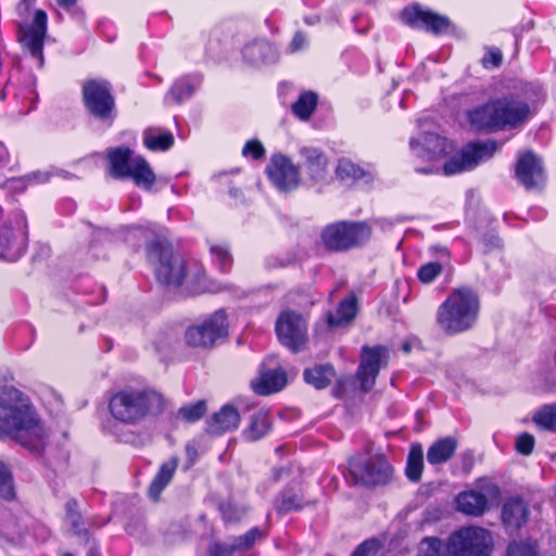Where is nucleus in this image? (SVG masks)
<instances>
[{
  "mask_svg": "<svg viewBox=\"0 0 556 556\" xmlns=\"http://www.w3.org/2000/svg\"><path fill=\"white\" fill-rule=\"evenodd\" d=\"M12 437L21 444L35 447L45 430L28 399L15 388L0 390V438Z\"/></svg>",
  "mask_w": 556,
  "mask_h": 556,
  "instance_id": "nucleus-1",
  "label": "nucleus"
},
{
  "mask_svg": "<svg viewBox=\"0 0 556 556\" xmlns=\"http://www.w3.org/2000/svg\"><path fill=\"white\" fill-rule=\"evenodd\" d=\"M162 410V395L150 389L124 388L109 401L113 419L126 426H137Z\"/></svg>",
  "mask_w": 556,
  "mask_h": 556,
  "instance_id": "nucleus-2",
  "label": "nucleus"
},
{
  "mask_svg": "<svg viewBox=\"0 0 556 556\" xmlns=\"http://www.w3.org/2000/svg\"><path fill=\"white\" fill-rule=\"evenodd\" d=\"M480 308L477 293L466 287L454 290L439 307L437 323L448 334L470 329Z\"/></svg>",
  "mask_w": 556,
  "mask_h": 556,
  "instance_id": "nucleus-3",
  "label": "nucleus"
},
{
  "mask_svg": "<svg viewBox=\"0 0 556 556\" xmlns=\"http://www.w3.org/2000/svg\"><path fill=\"white\" fill-rule=\"evenodd\" d=\"M493 546V536L489 530L469 526L451 533L445 552L447 556H490Z\"/></svg>",
  "mask_w": 556,
  "mask_h": 556,
  "instance_id": "nucleus-4",
  "label": "nucleus"
},
{
  "mask_svg": "<svg viewBox=\"0 0 556 556\" xmlns=\"http://www.w3.org/2000/svg\"><path fill=\"white\" fill-rule=\"evenodd\" d=\"M131 155L132 151L128 148L109 150L110 174L114 178H131L137 186L150 189L155 181V175L143 157L131 159Z\"/></svg>",
  "mask_w": 556,
  "mask_h": 556,
  "instance_id": "nucleus-5",
  "label": "nucleus"
},
{
  "mask_svg": "<svg viewBox=\"0 0 556 556\" xmlns=\"http://www.w3.org/2000/svg\"><path fill=\"white\" fill-rule=\"evenodd\" d=\"M349 472L355 484L375 486L390 480L392 468L382 456L357 455L350 459Z\"/></svg>",
  "mask_w": 556,
  "mask_h": 556,
  "instance_id": "nucleus-6",
  "label": "nucleus"
},
{
  "mask_svg": "<svg viewBox=\"0 0 556 556\" xmlns=\"http://www.w3.org/2000/svg\"><path fill=\"white\" fill-rule=\"evenodd\" d=\"M370 237V229L363 223H334L328 225L323 233L324 244L333 251H344L366 242Z\"/></svg>",
  "mask_w": 556,
  "mask_h": 556,
  "instance_id": "nucleus-7",
  "label": "nucleus"
},
{
  "mask_svg": "<svg viewBox=\"0 0 556 556\" xmlns=\"http://www.w3.org/2000/svg\"><path fill=\"white\" fill-rule=\"evenodd\" d=\"M150 264L154 267L157 278H185L188 276L185 261L173 254L166 240H154L147 248Z\"/></svg>",
  "mask_w": 556,
  "mask_h": 556,
  "instance_id": "nucleus-8",
  "label": "nucleus"
},
{
  "mask_svg": "<svg viewBox=\"0 0 556 556\" xmlns=\"http://www.w3.org/2000/svg\"><path fill=\"white\" fill-rule=\"evenodd\" d=\"M228 334L227 316L224 311H217L203 323L189 327L185 333L186 343L191 348L211 349L218 339Z\"/></svg>",
  "mask_w": 556,
  "mask_h": 556,
  "instance_id": "nucleus-9",
  "label": "nucleus"
},
{
  "mask_svg": "<svg viewBox=\"0 0 556 556\" xmlns=\"http://www.w3.org/2000/svg\"><path fill=\"white\" fill-rule=\"evenodd\" d=\"M497 150L494 140L476 141L468 143L460 153L450 157L443 165L446 176L459 174L475 168L480 162L491 159Z\"/></svg>",
  "mask_w": 556,
  "mask_h": 556,
  "instance_id": "nucleus-10",
  "label": "nucleus"
},
{
  "mask_svg": "<svg viewBox=\"0 0 556 556\" xmlns=\"http://www.w3.org/2000/svg\"><path fill=\"white\" fill-rule=\"evenodd\" d=\"M307 326L304 318L292 311L282 312L276 321V333L279 341L296 352L303 349L306 343Z\"/></svg>",
  "mask_w": 556,
  "mask_h": 556,
  "instance_id": "nucleus-11",
  "label": "nucleus"
},
{
  "mask_svg": "<svg viewBox=\"0 0 556 556\" xmlns=\"http://www.w3.org/2000/svg\"><path fill=\"white\" fill-rule=\"evenodd\" d=\"M266 174L271 184L281 192H291L301 182L299 166L281 153L271 155L266 166Z\"/></svg>",
  "mask_w": 556,
  "mask_h": 556,
  "instance_id": "nucleus-12",
  "label": "nucleus"
},
{
  "mask_svg": "<svg viewBox=\"0 0 556 556\" xmlns=\"http://www.w3.org/2000/svg\"><path fill=\"white\" fill-rule=\"evenodd\" d=\"M84 101L88 111L100 119H109L115 106L109 84L106 81L90 80L83 88Z\"/></svg>",
  "mask_w": 556,
  "mask_h": 556,
  "instance_id": "nucleus-13",
  "label": "nucleus"
},
{
  "mask_svg": "<svg viewBox=\"0 0 556 556\" xmlns=\"http://www.w3.org/2000/svg\"><path fill=\"white\" fill-rule=\"evenodd\" d=\"M388 359L389 351L384 346L363 348L357 378L364 391L374 387L380 369L388 364Z\"/></svg>",
  "mask_w": 556,
  "mask_h": 556,
  "instance_id": "nucleus-14",
  "label": "nucleus"
},
{
  "mask_svg": "<svg viewBox=\"0 0 556 556\" xmlns=\"http://www.w3.org/2000/svg\"><path fill=\"white\" fill-rule=\"evenodd\" d=\"M47 34V14L42 10H36L34 21L30 25L21 24L18 27V40L34 58L38 59L39 65L43 63L42 47Z\"/></svg>",
  "mask_w": 556,
  "mask_h": 556,
  "instance_id": "nucleus-15",
  "label": "nucleus"
},
{
  "mask_svg": "<svg viewBox=\"0 0 556 556\" xmlns=\"http://www.w3.org/2000/svg\"><path fill=\"white\" fill-rule=\"evenodd\" d=\"M159 282L160 289L169 299H186L222 290L215 280H159Z\"/></svg>",
  "mask_w": 556,
  "mask_h": 556,
  "instance_id": "nucleus-16",
  "label": "nucleus"
},
{
  "mask_svg": "<svg viewBox=\"0 0 556 556\" xmlns=\"http://www.w3.org/2000/svg\"><path fill=\"white\" fill-rule=\"evenodd\" d=\"M25 247L26 231L24 227H13L9 222L0 226V258L14 262L23 255Z\"/></svg>",
  "mask_w": 556,
  "mask_h": 556,
  "instance_id": "nucleus-17",
  "label": "nucleus"
},
{
  "mask_svg": "<svg viewBox=\"0 0 556 556\" xmlns=\"http://www.w3.org/2000/svg\"><path fill=\"white\" fill-rule=\"evenodd\" d=\"M403 21L413 26L431 30L440 34L448 28L450 21L443 15H439L432 11L425 10L420 5L407 8L402 13Z\"/></svg>",
  "mask_w": 556,
  "mask_h": 556,
  "instance_id": "nucleus-18",
  "label": "nucleus"
},
{
  "mask_svg": "<svg viewBox=\"0 0 556 556\" xmlns=\"http://www.w3.org/2000/svg\"><path fill=\"white\" fill-rule=\"evenodd\" d=\"M498 129L516 127L523 123L529 113V105L516 98H503L495 100Z\"/></svg>",
  "mask_w": 556,
  "mask_h": 556,
  "instance_id": "nucleus-19",
  "label": "nucleus"
},
{
  "mask_svg": "<svg viewBox=\"0 0 556 556\" xmlns=\"http://www.w3.org/2000/svg\"><path fill=\"white\" fill-rule=\"evenodd\" d=\"M410 148L417 156L435 161L446 155L452 150V144L445 138L428 132L412 139Z\"/></svg>",
  "mask_w": 556,
  "mask_h": 556,
  "instance_id": "nucleus-20",
  "label": "nucleus"
},
{
  "mask_svg": "<svg viewBox=\"0 0 556 556\" xmlns=\"http://www.w3.org/2000/svg\"><path fill=\"white\" fill-rule=\"evenodd\" d=\"M516 177L526 189H535L543 185V168L540 160L532 152L520 155L516 164Z\"/></svg>",
  "mask_w": 556,
  "mask_h": 556,
  "instance_id": "nucleus-21",
  "label": "nucleus"
},
{
  "mask_svg": "<svg viewBox=\"0 0 556 556\" xmlns=\"http://www.w3.org/2000/svg\"><path fill=\"white\" fill-rule=\"evenodd\" d=\"M498 489L490 483L485 485V493L478 491H466L458 494L456 498L457 509L469 516H480L488 508V496H497Z\"/></svg>",
  "mask_w": 556,
  "mask_h": 556,
  "instance_id": "nucleus-22",
  "label": "nucleus"
},
{
  "mask_svg": "<svg viewBox=\"0 0 556 556\" xmlns=\"http://www.w3.org/2000/svg\"><path fill=\"white\" fill-rule=\"evenodd\" d=\"M301 156L300 166L314 182L321 181L327 176L328 160L324 152L317 148L303 147L299 151Z\"/></svg>",
  "mask_w": 556,
  "mask_h": 556,
  "instance_id": "nucleus-23",
  "label": "nucleus"
},
{
  "mask_svg": "<svg viewBox=\"0 0 556 556\" xmlns=\"http://www.w3.org/2000/svg\"><path fill=\"white\" fill-rule=\"evenodd\" d=\"M495 101L473 108L467 112L470 126L477 130L498 129V121Z\"/></svg>",
  "mask_w": 556,
  "mask_h": 556,
  "instance_id": "nucleus-24",
  "label": "nucleus"
},
{
  "mask_svg": "<svg viewBox=\"0 0 556 556\" xmlns=\"http://www.w3.org/2000/svg\"><path fill=\"white\" fill-rule=\"evenodd\" d=\"M239 422L240 415L238 410L231 405H225L207 422V430L210 433L220 434L236 429Z\"/></svg>",
  "mask_w": 556,
  "mask_h": 556,
  "instance_id": "nucleus-25",
  "label": "nucleus"
},
{
  "mask_svg": "<svg viewBox=\"0 0 556 556\" xmlns=\"http://www.w3.org/2000/svg\"><path fill=\"white\" fill-rule=\"evenodd\" d=\"M287 383L286 374L280 369L263 372L251 382L253 391L260 395H267L281 390Z\"/></svg>",
  "mask_w": 556,
  "mask_h": 556,
  "instance_id": "nucleus-26",
  "label": "nucleus"
},
{
  "mask_svg": "<svg viewBox=\"0 0 556 556\" xmlns=\"http://www.w3.org/2000/svg\"><path fill=\"white\" fill-rule=\"evenodd\" d=\"M458 442L453 437H445L431 444L427 452V460L431 465L448 462L457 448Z\"/></svg>",
  "mask_w": 556,
  "mask_h": 556,
  "instance_id": "nucleus-27",
  "label": "nucleus"
},
{
  "mask_svg": "<svg viewBox=\"0 0 556 556\" xmlns=\"http://www.w3.org/2000/svg\"><path fill=\"white\" fill-rule=\"evenodd\" d=\"M528 517V507L523 501L513 498L506 502L502 509L503 522L511 528H520Z\"/></svg>",
  "mask_w": 556,
  "mask_h": 556,
  "instance_id": "nucleus-28",
  "label": "nucleus"
},
{
  "mask_svg": "<svg viewBox=\"0 0 556 556\" xmlns=\"http://www.w3.org/2000/svg\"><path fill=\"white\" fill-rule=\"evenodd\" d=\"M178 466V459L173 457L165 462L149 486V496L157 501L161 492L170 482Z\"/></svg>",
  "mask_w": 556,
  "mask_h": 556,
  "instance_id": "nucleus-29",
  "label": "nucleus"
},
{
  "mask_svg": "<svg viewBox=\"0 0 556 556\" xmlns=\"http://www.w3.org/2000/svg\"><path fill=\"white\" fill-rule=\"evenodd\" d=\"M303 376L306 383L316 389H324L331 383L336 371L330 364L315 365L312 368L305 369Z\"/></svg>",
  "mask_w": 556,
  "mask_h": 556,
  "instance_id": "nucleus-30",
  "label": "nucleus"
},
{
  "mask_svg": "<svg viewBox=\"0 0 556 556\" xmlns=\"http://www.w3.org/2000/svg\"><path fill=\"white\" fill-rule=\"evenodd\" d=\"M356 311V299L354 295H351L340 302L334 314L330 313L328 315V325L330 327H342L355 317Z\"/></svg>",
  "mask_w": 556,
  "mask_h": 556,
  "instance_id": "nucleus-31",
  "label": "nucleus"
},
{
  "mask_svg": "<svg viewBox=\"0 0 556 556\" xmlns=\"http://www.w3.org/2000/svg\"><path fill=\"white\" fill-rule=\"evenodd\" d=\"M269 428L270 422L267 412L258 410L252 415L244 435L248 440L255 441L264 437Z\"/></svg>",
  "mask_w": 556,
  "mask_h": 556,
  "instance_id": "nucleus-32",
  "label": "nucleus"
},
{
  "mask_svg": "<svg viewBox=\"0 0 556 556\" xmlns=\"http://www.w3.org/2000/svg\"><path fill=\"white\" fill-rule=\"evenodd\" d=\"M424 471V452L420 444L412 446L407 456L406 476L413 481L417 482L421 479Z\"/></svg>",
  "mask_w": 556,
  "mask_h": 556,
  "instance_id": "nucleus-33",
  "label": "nucleus"
},
{
  "mask_svg": "<svg viewBox=\"0 0 556 556\" xmlns=\"http://www.w3.org/2000/svg\"><path fill=\"white\" fill-rule=\"evenodd\" d=\"M274 48L265 41L253 42L244 49V58L253 64L267 62L274 58Z\"/></svg>",
  "mask_w": 556,
  "mask_h": 556,
  "instance_id": "nucleus-34",
  "label": "nucleus"
},
{
  "mask_svg": "<svg viewBox=\"0 0 556 556\" xmlns=\"http://www.w3.org/2000/svg\"><path fill=\"white\" fill-rule=\"evenodd\" d=\"M532 420L539 428L556 432V404L543 405L535 412Z\"/></svg>",
  "mask_w": 556,
  "mask_h": 556,
  "instance_id": "nucleus-35",
  "label": "nucleus"
},
{
  "mask_svg": "<svg viewBox=\"0 0 556 556\" xmlns=\"http://www.w3.org/2000/svg\"><path fill=\"white\" fill-rule=\"evenodd\" d=\"M317 104V96L314 92H305L292 104V112L302 121H307Z\"/></svg>",
  "mask_w": 556,
  "mask_h": 556,
  "instance_id": "nucleus-36",
  "label": "nucleus"
},
{
  "mask_svg": "<svg viewBox=\"0 0 556 556\" xmlns=\"http://www.w3.org/2000/svg\"><path fill=\"white\" fill-rule=\"evenodd\" d=\"M264 536L265 534L258 528H253L245 534L235 538L229 543V547H227L228 554L247 551L254 545L256 540H261Z\"/></svg>",
  "mask_w": 556,
  "mask_h": 556,
  "instance_id": "nucleus-37",
  "label": "nucleus"
},
{
  "mask_svg": "<svg viewBox=\"0 0 556 556\" xmlns=\"http://www.w3.org/2000/svg\"><path fill=\"white\" fill-rule=\"evenodd\" d=\"M365 175L364 169L346 159L340 160L337 166V176L344 181L358 180Z\"/></svg>",
  "mask_w": 556,
  "mask_h": 556,
  "instance_id": "nucleus-38",
  "label": "nucleus"
},
{
  "mask_svg": "<svg viewBox=\"0 0 556 556\" xmlns=\"http://www.w3.org/2000/svg\"><path fill=\"white\" fill-rule=\"evenodd\" d=\"M220 511L226 523H238L247 515V508L231 502L223 503Z\"/></svg>",
  "mask_w": 556,
  "mask_h": 556,
  "instance_id": "nucleus-39",
  "label": "nucleus"
},
{
  "mask_svg": "<svg viewBox=\"0 0 556 556\" xmlns=\"http://www.w3.org/2000/svg\"><path fill=\"white\" fill-rule=\"evenodd\" d=\"M14 485L10 470L0 459V497L12 500L14 497Z\"/></svg>",
  "mask_w": 556,
  "mask_h": 556,
  "instance_id": "nucleus-40",
  "label": "nucleus"
},
{
  "mask_svg": "<svg viewBox=\"0 0 556 556\" xmlns=\"http://www.w3.org/2000/svg\"><path fill=\"white\" fill-rule=\"evenodd\" d=\"M206 412V404L204 401H199L194 404L181 407L178 410V417L185 421L193 422L199 420Z\"/></svg>",
  "mask_w": 556,
  "mask_h": 556,
  "instance_id": "nucleus-41",
  "label": "nucleus"
},
{
  "mask_svg": "<svg viewBox=\"0 0 556 556\" xmlns=\"http://www.w3.org/2000/svg\"><path fill=\"white\" fill-rule=\"evenodd\" d=\"M443 543L438 538H425L418 547V556H443Z\"/></svg>",
  "mask_w": 556,
  "mask_h": 556,
  "instance_id": "nucleus-42",
  "label": "nucleus"
},
{
  "mask_svg": "<svg viewBox=\"0 0 556 556\" xmlns=\"http://www.w3.org/2000/svg\"><path fill=\"white\" fill-rule=\"evenodd\" d=\"M451 276L453 273L438 262H430L418 269V278H435L438 276Z\"/></svg>",
  "mask_w": 556,
  "mask_h": 556,
  "instance_id": "nucleus-43",
  "label": "nucleus"
},
{
  "mask_svg": "<svg viewBox=\"0 0 556 556\" xmlns=\"http://www.w3.org/2000/svg\"><path fill=\"white\" fill-rule=\"evenodd\" d=\"M174 143L172 134H164L160 136L148 135L144 138V144L150 150H167Z\"/></svg>",
  "mask_w": 556,
  "mask_h": 556,
  "instance_id": "nucleus-44",
  "label": "nucleus"
},
{
  "mask_svg": "<svg viewBox=\"0 0 556 556\" xmlns=\"http://www.w3.org/2000/svg\"><path fill=\"white\" fill-rule=\"evenodd\" d=\"M535 439L530 433H522L516 440V450L522 455H530L533 452Z\"/></svg>",
  "mask_w": 556,
  "mask_h": 556,
  "instance_id": "nucleus-45",
  "label": "nucleus"
},
{
  "mask_svg": "<svg viewBox=\"0 0 556 556\" xmlns=\"http://www.w3.org/2000/svg\"><path fill=\"white\" fill-rule=\"evenodd\" d=\"M381 544L376 539H370L359 544L352 556H374L380 549Z\"/></svg>",
  "mask_w": 556,
  "mask_h": 556,
  "instance_id": "nucleus-46",
  "label": "nucleus"
},
{
  "mask_svg": "<svg viewBox=\"0 0 556 556\" xmlns=\"http://www.w3.org/2000/svg\"><path fill=\"white\" fill-rule=\"evenodd\" d=\"M302 507L301 500L296 495H283L277 505V510L280 514H287L291 510H296Z\"/></svg>",
  "mask_w": 556,
  "mask_h": 556,
  "instance_id": "nucleus-47",
  "label": "nucleus"
},
{
  "mask_svg": "<svg viewBox=\"0 0 556 556\" xmlns=\"http://www.w3.org/2000/svg\"><path fill=\"white\" fill-rule=\"evenodd\" d=\"M508 556H539L535 547L528 543H513L508 546Z\"/></svg>",
  "mask_w": 556,
  "mask_h": 556,
  "instance_id": "nucleus-48",
  "label": "nucleus"
},
{
  "mask_svg": "<svg viewBox=\"0 0 556 556\" xmlns=\"http://www.w3.org/2000/svg\"><path fill=\"white\" fill-rule=\"evenodd\" d=\"M242 153H243V155L250 154V155H252L253 159L258 160L264 156L265 149L261 141L253 139V140H249L245 143V146L242 150Z\"/></svg>",
  "mask_w": 556,
  "mask_h": 556,
  "instance_id": "nucleus-49",
  "label": "nucleus"
},
{
  "mask_svg": "<svg viewBox=\"0 0 556 556\" xmlns=\"http://www.w3.org/2000/svg\"><path fill=\"white\" fill-rule=\"evenodd\" d=\"M193 86L189 83H176L170 92L177 102H180L185 98L190 97L193 93Z\"/></svg>",
  "mask_w": 556,
  "mask_h": 556,
  "instance_id": "nucleus-50",
  "label": "nucleus"
},
{
  "mask_svg": "<svg viewBox=\"0 0 556 556\" xmlns=\"http://www.w3.org/2000/svg\"><path fill=\"white\" fill-rule=\"evenodd\" d=\"M229 543H213L211 544L208 552L211 556H231L232 554H228Z\"/></svg>",
  "mask_w": 556,
  "mask_h": 556,
  "instance_id": "nucleus-51",
  "label": "nucleus"
},
{
  "mask_svg": "<svg viewBox=\"0 0 556 556\" xmlns=\"http://www.w3.org/2000/svg\"><path fill=\"white\" fill-rule=\"evenodd\" d=\"M484 65L492 64L498 66L502 63V53L497 50L490 51L483 59Z\"/></svg>",
  "mask_w": 556,
  "mask_h": 556,
  "instance_id": "nucleus-52",
  "label": "nucleus"
},
{
  "mask_svg": "<svg viewBox=\"0 0 556 556\" xmlns=\"http://www.w3.org/2000/svg\"><path fill=\"white\" fill-rule=\"evenodd\" d=\"M306 43L305 37L301 33H296L291 41V50L292 51H299L302 49Z\"/></svg>",
  "mask_w": 556,
  "mask_h": 556,
  "instance_id": "nucleus-53",
  "label": "nucleus"
},
{
  "mask_svg": "<svg viewBox=\"0 0 556 556\" xmlns=\"http://www.w3.org/2000/svg\"><path fill=\"white\" fill-rule=\"evenodd\" d=\"M29 180H34L36 182H46L49 180L48 172H35L27 176Z\"/></svg>",
  "mask_w": 556,
  "mask_h": 556,
  "instance_id": "nucleus-54",
  "label": "nucleus"
},
{
  "mask_svg": "<svg viewBox=\"0 0 556 556\" xmlns=\"http://www.w3.org/2000/svg\"><path fill=\"white\" fill-rule=\"evenodd\" d=\"M68 521L73 526L76 532H79V526H80V515L79 513H73L68 514L67 516Z\"/></svg>",
  "mask_w": 556,
  "mask_h": 556,
  "instance_id": "nucleus-55",
  "label": "nucleus"
},
{
  "mask_svg": "<svg viewBox=\"0 0 556 556\" xmlns=\"http://www.w3.org/2000/svg\"><path fill=\"white\" fill-rule=\"evenodd\" d=\"M484 242L485 245L488 247V250L501 247V239L497 236H490L484 239Z\"/></svg>",
  "mask_w": 556,
  "mask_h": 556,
  "instance_id": "nucleus-56",
  "label": "nucleus"
},
{
  "mask_svg": "<svg viewBox=\"0 0 556 556\" xmlns=\"http://www.w3.org/2000/svg\"><path fill=\"white\" fill-rule=\"evenodd\" d=\"M66 508H67V515L73 514V513H78L77 511V502L75 500L68 501L66 503Z\"/></svg>",
  "mask_w": 556,
  "mask_h": 556,
  "instance_id": "nucleus-57",
  "label": "nucleus"
},
{
  "mask_svg": "<svg viewBox=\"0 0 556 556\" xmlns=\"http://www.w3.org/2000/svg\"><path fill=\"white\" fill-rule=\"evenodd\" d=\"M77 0H56L58 4L64 9L72 8Z\"/></svg>",
  "mask_w": 556,
  "mask_h": 556,
  "instance_id": "nucleus-58",
  "label": "nucleus"
},
{
  "mask_svg": "<svg viewBox=\"0 0 556 556\" xmlns=\"http://www.w3.org/2000/svg\"><path fill=\"white\" fill-rule=\"evenodd\" d=\"M212 251H213L214 253H216V254L220 257V260H222V261H225V260H226V257H227V251H226V250H224L223 248H219V247H218V248H213V249H212Z\"/></svg>",
  "mask_w": 556,
  "mask_h": 556,
  "instance_id": "nucleus-59",
  "label": "nucleus"
},
{
  "mask_svg": "<svg viewBox=\"0 0 556 556\" xmlns=\"http://www.w3.org/2000/svg\"><path fill=\"white\" fill-rule=\"evenodd\" d=\"M417 172L422 173V174H433V173H437L438 170L433 166H428V167H424V168H418Z\"/></svg>",
  "mask_w": 556,
  "mask_h": 556,
  "instance_id": "nucleus-60",
  "label": "nucleus"
},
{
  "mask_svg": "<svg viewBox=\"0 0 556 556\" xmlns=\"http://www.w3.org/2000/svg\"><path fill=\"white\" fill-rule=\"evenodd\" d=\"M33 0H23L22 3L18 4V10H22L24 9L25 11L28 10V4L29 2H31Z\"/></svg>",
  "mask_w": 556,
  "mask_h": 556,
  "instance_id": "nucleus-61",
  "label": "nucleus"
},
{
  "mask_svg": "<svg viewBox=\"0 0 556 556\" xmlns=\"http://www.w3.org/2000/svg\"><path fill=\"white\" fill-rule=\"evenodd\" d=\"M403 351L405 353H409L410 352V344L409 343H404L403 344Z\"/></svg>",
  "mask_w": 556,
  "mask_h": 556,
  "instance_id": "nucleus-62",
  "label": "nucleus"
},
{
  "mask_svg": "<svg viewBox=\"0 0 556 556\" xmlns=\"http://www.w3.org/2000/svg\"><path fill=\"white\" fill-rule=\"evenodd\" d=\"M62 556H74L71 553H64Z\"/></svg>",
  "mask_w": 556,
  "mask_h": 556,
  "instance_id": "nucleus-63",
  "label": "nucleus"
}]
</instances>
